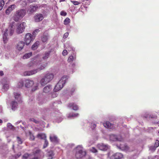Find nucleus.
I'll return each instance as SVG.
<instances>
[{
  "instance_id": "3c124183",
  "label": "nucleus",
  "mask_w": 159,
  "mask_h": 159,
  "mask_svg": "<svg viewBox=\"0 0 159 159\" xmlns=\"http://www.w3.org/2000/svg\"><path fill=\"white\" fill-rule=\"evenodd\" d=\"M27 4V2L26 1H24L22 2V5L23 7L26 6Z\"/></svg>"
},
{
  "instance_id": "13d9d810",
  "label": "nucleus",
  "mask_w": 159,
  "mask_h": 159,
  "mask_svg": "<svg viewBox=\"0 0 159 159\" xmlns=\"http://www.w3.org/2000/svg\"><path fill=\"white\" fill-rule=\"evenodd\" d=\"M2 123V120L0 119V123Z\"/></svg>"
},
{
  "instance_id": "bf43d9fd",
  "label": "nucleus",
  "mask_w": 159,
  "mask_h": 159,
  "mask_svg": "<svg viewBox=\"0 0 159 159\" xmlns=\"http://www.w3.org/2000/svg\"><path fill=\"white\" fill-rule=\"evenodd\" d=\"M31 159H38V158L37 157H34V158H32Z\"/></svg>"
},
{
  "instance_id": "c85d7f7f",
  "label": "nucleus",
  "mask_w": 159,
  "mask_h": 159,
  "mask_svg": "<svg viewBox=\"0 0 159 159\" xmlns=\"http://www.w3.org/2000/svg\"><path fill=\"white\" fill-rule=\"evenodd\" d=\"M50 52H46L44 55V56L43 57L42 59L43 60H46L47 58H48L49 54H50Z\"/></svg>"
},
{
  "instance_id": "a19ab883",
  "label": "nucleus",
  "mask_w": 159,
  "mask_h": 159,
  "mask_svg": "<svg viewBox=\"0 0 159 159\" xmlns=\"http://www.w3.org/2000/svg\"><path fill=\"white\" fill-rule=\"evenodd\" d=\"M39 31L40 30H39V29L36 30L33 32L32 33L33 35L35 36V35L37 34V33H38Z\"/></svg>"
},
{
  "instance_id": "f8f14e48",
  "label": "nucleus",
  "mask_w": 159,
  "mask_h": 159,
  "mask_svg": "<svg viewBox=\"0 0 159 159\" xmlns=\"http://www.w3.org/2000/svg\"><path fill=\"white\" fill-rule=\"evenodd\" d=\"M43 18V15L41 14H36L34 17V20L36 22H39Z\"/></svg>"
},
{
  "instance_id": "58836bf2",
  "label": "nucleus",
  "mask_w": 159,
  "mask_h": 159,
  "mask_svg": "<svg viewBox=\"0 0 159 159\" xmlns=\"http://www.w3.org/2000/svg\"><path fill=\"white\" fill-rule=\"evenodd\" d=\"M17 142L19 144H21L23 143V141H22V139L19 137H17Z\"/></svg>"
},
{
  "instance_id": "f3484780",
  "label": "nucleus",
  "mask_w": 159,
  "mask_h": 159,
  "mask_svg": "<svg viewBox=\"0 0 159 159\" xmlns=\"http://www.w3.org/2000/svg\"><path fill=\"white\" fill-rule=\"evenodd\" d=\"M25 45V43L23 41L19 42L16 46L17 49L19 51L22 50Z\"/></svg>"
},
{
  "instance_id": "6ab92c4d",
  "label": "nucleus",
  "mask_w": 159,
  "mask_h": 159,
  "mask_svg": "<svg viewBox=\"0 0 159 159\" xmlns=\"http://www.w3.org/2000/svg\"><path fill=\"white\" fill-rule=\"evenodd\" d=\"M103 125L105 127L110 129H112L114 128L113 124L111 123L109 121H106L103 123Z\"/></svg>"
},
{
  "instance_id": "473e14b6",
  "label": "nucleus",
  "mask_w": 159,
  "mask_h": 159,
  "mask_svg": "<svg viewBox=\"0 0 159 159\" xmlns=\"http://www.w3.org/2000/svg\"><path fill=\"white\" fill-rule=\"evenodd\" d=\"M24 84V81L21 80L18 83V88H21L23 86Z\"/></svg>"
},
{
  "instance_id": "79ce46f5",
  "label": "nucleus",
  "mask_w": 159,
  "mask_h": 159,
  "mask_svg": "<svg viewBox=\"0 0 159 159\" xmlns=\"http://www.w3.org/2000/svg\"><path fill=\"white\" fill-rule=\"evenodd\" d=\"M60 15L61 16H65L67 15V13L65 11H61L60 12Z\"/></svg>"
},
{
  "instance_id": "37998d69",
  "label": "nucleus",
  "mask_w": 159,
  "mask_h": 159,
  "mask_svg": "<svg viewBox=\"0 0 159 159\" xmlns=\"http://www.w3.org/2000/svg\"><path fill=\"white\" fill-rule=\"evenodd\" d=\"M57 96V94L53 92L52 93V94L51 95V98H55Z\"/></svg>"
},
{
  "instance_id": "423d86ee",
  "label": "nucleus",
  "mask_w": 159,
  "mask_h": 159,
  "mask_svg": "<svg viewBox=\"0 0 159 159\" xmlns=\"http://www.w3.org/2000/svg\"><path fill=\"white\" fill-rule=\"evenodd\" d=\"M65 83V80H64V78L62 77L55 86L54 89V91L56 92L61 90Z\"/></svg>"
},
{
  "instance_id": "680f3d73",
  "label": "nucleus",
  "mask_w": 159,
  "mask_h": 159,
  "mask_svg": "<svg viewBox=\"0 0 159 159\" xmlns=\"http://www.w3.org/2000/svg\"><path fill=\"white\" fill-rule=\"evenodd\" d=\"M65 0H63V1H64Z\"/></svg>"
},
{
  "instance_id": "f03ea898",
  "label": "nucleus",
  "mask_w": 159,
  "mask_h": 159,
  "mask_svg": "<svg viewBox=\"0 0 159 159\" xmlns=\"http://www.w3.org/2000/svg\"><path fill=\"white\" fill-rule=\"evenodd\" d=\"M16 25L15 22H12L10 24L8 28L5 30L3 36V40L4 43H6L7 40V36L8 35L11 36L13 34Z\"/></svg>"
},
{
  "instance_id": "9d476101",
  "label": "nucleus",
  "mask_w": 159,
  "mask_h": 159,
  "mask_svg": "<svg viewBox=\"0 0 159 159\" xmlns=\"http://www.w3.org/2000/svg\"><path fill=\"white\" fill-rule=\"evenodd\" d=\"M110 140L112 141H122L123 140V139L121 136H117L113 134L110 135Z\"/></svg>"
},
{
  "instance_id": "2eb2a0df",
  "label": "nucleus",
  "mask_w": 159,
  "mask_h": 159,
  "mask_svg": "<svg viewBox=\"0 0 159 159\" xmlns=\"http://www.w3.org/2000/svg\"><path fill=\"white\" fill-rule=\"evenodd\" d=\"M38 7L37 5L35 6L32 5H30L28 10V11L30 13H33L36 11Z\"/></svg>"
},
{
  "instance_id": "ea45409f",
  "label": "nucleus",
  "mask_w": 159,
  "mask_h": 159,
  "mask_svg": "<svg viewBox=\"0 0 159 159\" xmlns=\"http://www.w3.org/2000/svg\"><path fill=\"white\" fill-rule=\"evenodd\" d=\"M90 151L93 152V153H96L98 152V151L97 149H96L94 147H92V148H91L90 149Z\"/></svg>"
},
{
  "instance_id": "6e6d98bb",
  "label": "nucleus",
  "mask_w": 159,
  "mask_h": 159,
  "mask_svg": "<svg viewBox=\"0 0 159 159\" xmlns=\"http://www.w3.org/2000/svg\"><path fill=\"white\" fill-rule=\"evenodd\" d=\"M75 88H72L70 91L71 93V95H72L73 93L75 91Z\"/></svg>"
},
{
  "instance_id": "603ef678",
  "label": "nucleus",
  "mask_w": 159,
  "mask_h": 159,
  "mask_svg": "<svg viewBox=\"0 0 159 159\" xmlns=\"http://www.w3.org/2000/svg\"><path fill=\"white\" fill-rule=\"evenodd\" d=\"M72 2L74 5H78L80 3L79 2L77 1H72Z\"/></svg>"
},
{
  "instance_id": "4be33fe9",
  "label": "nucleus",
  "mask_w": 159,
  "mask_h": 159,
  "mask_svg": "<svg viewBox=\"0 0 159 159\" xmlns=\"http://www.w3.org/2000/svg\"><path fill=\"white\" fill-rule=\"evenodd\" d=\"M37 137L38 138L40 139H42L45 140L46 139V136L45 134L43 133H40L38 134L37 135Z\"/></svg>"
},
{
  "instance_id": "a878e982",
  "label": "nucleus",
  "mask_w": 159,
  "mask_h": 159,
  "mask_svg": "<svg viewBox=\"0 0 159 159\" xmlns=\"http://www.w3.org/2000/svg\"><path fill=\"white\" fill-rule=\"evenodd\" d=\"M11 105L12 107V109L13 110H15L17 106V103L16 102L13 101L11 102Z\"/></svg>"
},
{
  "instance_id": "0eeeda50",
  "label": "nucleus",
  "mask_w": 159,
  "mask_h": 159,
  "mask_svg": "<svg viewBox=\"0 0 159 159\" xmlns=\"http://www.w3.org/2000/svg\"><path fill=\"white\" fill-rule=\"evenodd\" d=\"M16 32L17 33L20 34L22 33L24 31L26 26V23L25 22H22L17 25Z\"/></svg>"
},
{
  "instance_id": "39448f33",
  "label": "nucleus",
  "mask_w": 159,
  "mask_h": 159,
  "mask_svg": "<svg viewBox=\"0 0 159 159\" xmlns=\"http://www.w3.org/2000/svg\"><path fill=\"white\" fill-rule=\"evenodd\" d=\"M86 154V152L83 150V148L81 146H78L76 148V152L75 155L77 158H81Z\"/></svg>"
},
{
  "instance_id": "c756f323",
  "label": "nucleus",
  "mask_w": 159,
  "mask_h": 159,
  "mask_svg": "<svg viewBox=\"0 0 159 159\" xmlns=\"http://www.w3.org/2000/svg\"><path fill=\"white\" fill-rule=\"evenodd\" d=\"M5 4V2L3 0H0V11L2 9Z\"/></svg>"
},
{
  "instance_id": "7ed1b4c3",
  "label": "nucleus",
  "mask_w": 159,
  "mask_h": 159,
  "mask_svg": "<svg viewBox=\"0 0 159 159\" xmlns=\"http://www.w3.org/2000/svg\"><path fill=\"white\" fill-rule=\"evenodd\" d=\"M26 10L24 9H21L17 10L14 13L12 18L16 22H17L22 19L25 15Z\"/></svg>"
},
{
  "instance_id": "09e8293b",
  "label": "nucleus",
  "mask_w": 159,
  "mask_h": 159,
  "mask_svg": "<svg viewBox=\"0 0 159 159\" xmlns=\"http://www.w3.org/2000/svg\"><path fill=\"white\" fill-rule=\"evenodd\" d=\"M68 35H69V33L68 32H66V33H65L64 34V35H63V38H67L68 36Z\"/></svg>"
},
{
  "instance_id": "1a4fd4ad",
  "label": "nucleus",
  "mask_w": 159,
  "mask_h": 159,
  "mask_svg": "<svg viewBox=\"0 0 159 159\" xmlns=\"http://www.w3.org/2000/svg\"><path fill=\"white\" fill-rule=\"evenodd\" d=\"M33 40V36L30 33H27L25 35V41L26 45H29Z\"/></svg>"
},
{
  "instance_id": "bb28decb",
  "label": "nucleus",
  "mask_w": 159,
  "mask_h": 159,
  "mask_svg": "<svg viewBox=\"0 0 159 159\" xmlns=\"http://www.w3.org/2000/svg\"><path fill=\"white\" fill-rule=\"evenodd\" d=\"M48 155L49 159H52L54 155V154L53 151H50L48 152Z\"/></svg>"
},
{
  "instance_id": "f257e3e1",
  "label": "nucleus",
  "mask_w": 159,
  "mask_h": 159,
  "mask_svg": "<svg viewBox=\"0 0 159 159\" xmlns=\"http://www.w3.org/2000/svg\"><path fill=\"white\" fill-rule=\"evenodd\" d=\"M34 59V60H35ZM48 63L46 62H41V61L35 62L33 60L30 61L29 63L30 66L33 67H37V68L31 71H26L24 73L25 76H30L37 73L38 71L43 69L47 66Z\"/></svg>"
},
{
  "instance_id": "aec40b11",
  "label": "nucleus",
  "mask_w": 159,
  "mask_h": 159,
  "mask_svg": "<svg viewBox=\"0 0 159 159\" xmlns=\"http://www.w3.org/2000/svg\"><path fill=\"white\" fill-rule=\"evenodd\" d=\"M52 88L51 85H48L44 87L43 89V92L45 93H48L52 89Z\"/></svg>"
},
{
  "instance_id": "a211bd4d",
  "label": "nucleus",
  "mask_w": 159,
  "mask_h": 159,
  "mask_svg": "<svg viewBox=\"0 0 159 159\" xmlns=\"http://www.w3.org/2000/svg\"><path fill=\"white\" fill-rule=\"evenodd\" d=\"M49 36L48 33H44L41 37L42 41L43 42H46L48 40Z\"/></svg>"
},
{
  "instance_id": "e433bc0d",
  "label": "nucleus",
  "mask_w": 159,
  "mask_h": 159,
  "mask_svg": "<svg viewBox=\"0 0 159 159\" xmlns=\"http://www.w3.org/2000/svg\"><path fill=\"white\" fill-rule=\"evenodd\" d=\"M30 154H29L27 153H25L23 156L22 157L23 159H27L29 158V157L30 156Z\"/></svg>"
},
{
  "instance_id": "dca6fc26",
  "label": "nucleus",
  "mask_w": 159,
  "mask_h": 159,
  "mask_svg": "<svg viewBox=\"0 0 159 159\" xmlns=\"http://www.w3.org/2000/svg\"><path fill=\"white\" fill-rule=\"evenodd\" d=\"M16 7V6L15 4H13L10 6L6 11V13L7 15H9L11 11H13Z\"/></svg>"
},
{
  "instance_id": "5fc2aeb1",
  "label": "nucleus",
  "mask_w": 159,
  "mask_h": 159,
  "mask_svg": "<svg viewBox=\"0 0 159 159\" xmlns=\"http://www.w3.org/2000/svg\"><path fill=\"white\" fill-rule=\"evenodd\" d=\"M78 115V114H72L71 115H69L68 116V117H71L76 116H77Z\"/></svg>"
},
{
  "instance_id": "ddd939ff",
  "label": "nucleus",
  "mask_w": 159,
  "mask_h": 159,
  "mask_svg": "<svg viewBox=\"0 0 159 159\" xmlns=\"http://www.w3.org/2000/svg\"><path fill=\"white\" fill-rule=\"evenodd\" d=\"M50 141L55 143H57L59 142V140L57 137L55 135H50L49 137Z\"/></svg>"
},
{
  "instance_id": "20e7f679",
  "label": "nucleus",
  "mask_w": 159,
  "mask_h": 159,
  "mask_svg": "<svg viewBox=\"0 0 159 159\" xmlns=\"http://www.w3.org/2000/svg\"><path fill=\"white\" fill-rule=\"evenodd\" d=\"M53 74L48 73L46 74L40 81V83L42 86H44L50 82L53 78Z\"/></svg>"
},
{
  "instance_id": "4c0bfd02",
  "label": "nucleus",
  "mask_w": 159,
  "mask_h": 159,
  "mask_svg": "<svg viewBox=\"0 0 159 159\" xmlns=\"http://www.w3.org/2000/svg\"><path fill=\"white\" fill-rule=\"evenodd\" d=\"M30 120L31 121H33L36 124H39V121L34 118H31L30 119Z\"/></svg>"
},
{
  "instance_id": "2f4dec72",
  "label": "nucleus",
  "mask_w": 159,
  "mask_h": 159,
  "mask_svg": "<svg viewBox=\"0 0 159 159\" xmlns=\"http://www.w3.org/2000/svg\"><path fill=\"white\" fill-rule=\"evenodd\" d=\"M70 19L67 17L64 21V24L65 25H67L70 22Z\"/></svg>"
},
{
  "instance_id": "c9c22d12",
  "label": "nucleus",
  "mask_w": 159,
  "mask_h": 159,
  "mask_svg": "<svg viewBox=\"0 0 159 159\" xmlns=\"http://www.w3.org/2000/svg\"><path fill=\"white\" fill-rule=\"evenodd\" d=\"M74 60V57L73 56L71 55L69 56L68 59V61L69 62H71L73 61Z\"/></svg>"
},
{
  "instance_id": "7c9ffc66",
  "label": "nucleus",
  "mask_w": 159,
  "mask_h": 159,
  "mask_svg": "<svg viewBox=\"0 0 159 159\" xmlns=\"http://www.w3.org/2000/svg\"><path fill=\"white\" fill-rule=\"evenodd\" d=\"M44 140V142L43 144V148L44 149L46 148L48 145V142L47 139H45Z\"/></svg>"
},
{
  "instance_id": "052dcab7",
  "label": "nucleus",
  "mask_w": 159,
  "mask_h": 159,
  "mask_svg": "<svg viewBox=\"0 0 159 159\" xmlns=\"http://www.w3.org/2000/svg\"><path fill=\"white\" fill-rule=\"evenodd\" d=\"M82 1L84 2V0H81Z\"/></svg>"
},
{
  "instance_id": "4468645a",
  "label": "nucleus",
  "mask_w": 159,
  "mask_h": 159,
  "mask_svg": "<svg viewBox=\"0 0 159 159\" xmlns=\"http://www.w3.org/2000/svg\"><path fill=\"white\" fill-rule=\"evenodd\" d=\"M97 147L102 151H106L108 149V146L107 145L102 143L98 144L97 145Z\"/></svg>"
},
{
  "instance_id": "f704fd0d",
  "label": "nucleus",
  "mask_w": 159,
  "mask_h": 159,
  "mask_svg": "<svg viewBox=\"0 0 159 159\" xmlns=\"http://www.w3.org/2000/svg\"><path fill=\"white\" fill-rule=\"evenodd\" d=\"M15 97L16 99L18 100L19 99H20V94L18 93H14Z\"/></svg>"
},
{
  "instance_id": "5701e85b",
  "label": "nucleus",
  "mask_w": 159,
  "mask_h": 159,
  "mask_svg": "<svg viewBox=\"0 0 159 159\" xmlns=\"http://www.w3.org/2000/svg\"><path fill=\"white\" fill-rule=\"evenodd\" d=\"M122 144H120L119 146V147L120 148L125 150H128L129 149V147L126 144H124L123 143Z\"/></svg>"
},
{
  "instance_id": "4d7b16f0",
  "label": "nucleus",
  "mask_w": 159,
  "mask_h": 159,
  "mask_svg": "<svg viewBox=\"0 0 159 159\" xmlns=\"http://www.w3.org/2000/svg\"><path fill=\"white\" fill-rule=\"evenodd\" d=\"M4 75V73L3 71H0V75L1 76H2Z\"/></svg>"
},
{
  "instance_id": "9b49d317",
  "label": "nucleus",
  "mask_w": 159,
  "mask_h": 159,
  "mask_svg": "<svg viewBox=\"0 0 159 159\" xmlns=\"http://www.w3.org/2000/svg\"><path fill=\"white\" fill-rule=\"evenodd\" d=\"M24 84L26 87L30 88L34 84V82L33 80L26 79L24 81Z\"/></svg>"
},
{
  "instance_id": "49530a36",
  "label": "nucleus",
  "mask_w": 159,
  "mask_h": 159,
  "mask_svg": "<svg viewBox=\"0 0 159 159\" xmlns=\"http://www.w3.org/2000/svg\"><path fill=\"white\" fill-rule=\"evenodd\" d=\"M154 146L156 148H157L159 146V141L158 140H156Z\"/></svg>"
},
{
  "instance_id": "c03bdc74",
  "label": "nucleus",
  "mask_w": 159,
  "mask_h": 159,
  "mask_svg": "<svg viewBox=\"0 0 159 159\" xmlns=\"http://www.w3.org/2000/svg\"><path fill=\"white\" fill-rule=\"evenodd\" d=\"M3 89L6 90H7L9 89V86L8 85L6 84H5L3 86Z\"/></svg>"
},
{
  "instance_id": "412c9836",
  "label": "nucleus",
  "mask_w": 159,
  "mask_h": 159,
  "mask_svg": "<svg viewBox=\"0 0 159 159\" xmlns=\"http://www.w3.org/2000/svg\"><path fill=\"white\" fill-rule=\"evenodd\" d=\"M68 107L70 108L72 107L73 110H77L78 109V106L74 103H70L68 104Z\"/></svg>"
},
{
  "instance_id": "b1692460",
  "label": "nucleus",
  "mask_w": 159,
  "mask_h": 159,
  "mask_svg": "<svg viewBox=\"0 0 159 159\" xmlns=\"http://www.w3.org/2000/svg\"><path fill=\"white\" fill-rule=\"evenodd\" d=\"M40 42L39 41H37L32 46V49L34 50L37 49L39 45Z\"/></svg>"
},
{
  "instance_id": "de8ad7c7",
  "label": "nucleus",
  "mask_w": 159,
  "mask_h": 159,
  "mask_svg": "<svg viewBox=\"0 0 159 159\" xmlns=\"http://www.w3.org/2000/svg\"><path fill=\"white\" fill-rule=\"evenodd\" d=\"M155 116H153L152 115H147L146 116H145V117L146 118H147L149 117V118H155Z\"/></svg>"
},
{
  "instance_id": "864d4df0",
  "label": "nucleus",
  "mask_w": 159,
  "mask_h": 159,
  "mask_svg": "<svg viewBox=\"0 0 159 159\" xmlns=\"http://www.w3.org/2000/svg\"><path fill=\"white\" fill-rule=\"evenodd\" d=\"M96 124H92V125H91V127L93 129H94L96 127Z\"/></svg>"
},
{
  "instance_id": "8fccbe9b",
  "label": "nucleus",
  "mask_w": 159,
  "mask_h": 159,
  "mask_svg": "<svg viewBox=\"0 0 159 159\" xmlns=\"http://www.w3.org/2000/svg\"><path fill=\"white\" fill-rule=\"evenodd\" d=\"M38 88V85H37L36 86H35L34 88L32 89V91H34L36 90H37Z\"/></svg>"
},
{
  "instance_id": "393cba45",
  "label": "nucleus",
  "mask_w": 159,
  "mask_h": 159,
  "mask_svg": "<svg viewBox=\"0 0 159 159\" xmlns=\"http://www.w3.org/2000/svg\"><path fill=\"white\" fill-rule=\"evenodd\" d=\"M41 152V150L35 148L34 150L33 153L34 156H38Z\"/></svg>"
},
{
  "instance_id": "6e6552de",
  "label": "nucleus",
  "mask_w": 159,
  "mask_h": 159,
  "mask_svg": "<svg viewBox=\"0 0 159 159\" xmlns=\"http://www.w3.org/2000/svg\"><path fill=\"white\" fill-rule=\"evenodd\" d=\"M108 156L110 159H120L123 158V156L121 153L119 152L114 153L109 152Z\"/></svg>"
},
{
  "instance_id": "cd10ccee",
  "label": "nucleus",
  "mask_w": 159,
  "mask_h": 159,
  "mask_svg": "<svg viewBox=\"0 0 159 159\" xmlns=\"http://www.w3.org/2000/svg\"><path fill=\"white\" fill-rule=\"evenodd\" d=\"M32 55L31 52H29L25 54L23 56V58L24 59H27L30 57Z\"/></svg>"
},
{
  "instance_id": "a18cd8bd",
  "label": "nucleus",
  "mask_w": 159,
  "mask_h": 159,
  "mask_svg": "<svg viewBox=\"0 0 159 159\" xmlns=\"http://www.w3.org/2000/svg\"><path fill=\"white\" fill-rule=\"evenodd\" d=\"M68 52L66 50H64L62 52V54L64 56H65L67 55Z\"/></svg>"
},
{
  "instance_id": "72a5a7b5",
  "label": "nucleus",
  "mask_w": 159,
  "mask_h": 159,
  "mask_svg": "<svg viewBox=\"0 0 159 159\" xmlns=\"http://www.w3.org/2000/svg\"><path fill=\"white\" fill-rule=\"evenodd\" d=\"M30 139L31 140H34L35 139V137L32 133L31 132H29Z\"/></svg>"
}]
</instances>
